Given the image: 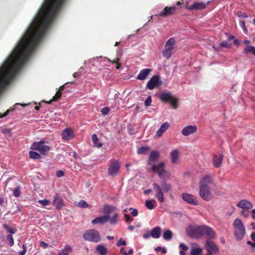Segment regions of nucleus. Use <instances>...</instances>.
Returning a JSON list of instances; mask_svg holds the SVG:
<instances>
[{
  "label": "nucleus",
  "mask_w": 255,
  "mask_h": 255,
  "mask_svg": "<svg viewBox=\"0 0 255 255\" xmlns=\"http://www.w3.org/2000/svg\"><path fill=\"white\" fill-rule=\"evenodd\" d=\"M63 250L65 251V253H67L68 254V253L71 252L72 248L70 246L67 245L65 246L64 249Z\"/></svg>",
  "instance_id": "51"
},
{
  "label": "nucleus",
  "mask_w": 255,
  "mask_h": 255,
  "mask_svg": "<svg viewBox=\"0 0 255 255\" xmlns=\"http://www.w3.org/2000/svg\"><path fill=\"white\" fill-rule=\"evenodd\" d=\"M120 168V164L118 160L112 159L108 168L109 175L114 176L118 174Z\"/></svg>",
  "instance_id": "10"
},
{
  "label": "nucleus",
  "mask_w": 255,
  "mask_h": 255,
  "mask_svg": "<svg viewBox=\"0 0 255 255\" xmlns=\"http://www.w3.org/2000/svg\"><path fill=\"white\" fill-rule=\"evenodd\" d=\"M97 251L100 255H106L107 253V249L103 245H98L97 247Z\"/></svg>",
  "instance_id": "33"
},
{
  "label": "nucleus",
  "mask_w": 255,
  "mask_h": 255,
  "mask_svg": "<svg viewBox=\"0 0 255 255\" xmlns=\"http://www.w3.org/2000/svg\"><path fill=\"white\" fill-rule=\"evenodd\" d=\"M83 238L86 241L94 243H98L101 241L99 232L95 229L87 230L83 234Z\"/></svg>",
  "instance_id": "8"
},
{
  "label": "nucleus",
  "mask_w": 255,
  "mask_h": 255,
  "mask_svg": "<svg viewBox=\"0 0 255 255\" xmlns=\"http://www.w3.org/2000/svg\"><path fill=\"white\" fill-rule=\"evenodd\" d=\"M182 199L188 204L197 206L199 204V202L197 198L193 195L189 193H183L182 194Z\"/></svg>",
  "instance_id": "13"
},
{
  "label": "nucleus",
  "mask_w": 255,
  "mask_h": 255,
  "mask_svg": "<svg viewBox=\"0 0 255 255\" xmlns=\"http://www.w3.org/2000/svg\"><path fill=\"white\" fill-rule=\"evenodd\" d=\"M161 186V187L155 183L152 184L153 189L156 192L155 197L159 202L163 203L164 202L163 192H169L171 190L172 187L171 185L165 181L162 182Z\"/></svg>",
  "instance_id": "3"
},
{
  "label": "nucleus",
  "mask_w": 255,
  "mask_h": 255,
  "mask_svg": "<svg viewBox=\"0 0 255 255\" xmlns=\"http://www.w3.org/2000/svg\"><path fill=\"white\" fill-rule=\"evenodd\" d=\"M207 6V4L203 2H196L192 5L188 6L187 8L189 10H201L204 9Z\"/></svg>",
  "instance_id": "19"
},
{
  "label": "nucleus",
  "mask_w": 255,
  "mask_h": 255,
  "mask_svg": "<svg viewBox=\"0 0 255 255\" xmlns=\"http://www.w3.org/2000/svg\"><path fill=\"white\" fill-rule=\"evenodd\" d=\"M156 201L154 199L147 200L145 201V206L149 210H152L156 207Z\"/></svg>",
  "instance_id": "29"
},
{
  "label": "nucleus",
  "mask_w": 255,
  "mask_h": 255,
  "mask_svg": "<svg viewBox=\"0 0 255 255\" xmlns=\"http://www.w3.org/2000/svg\"><path fill=\"white\" fill-rule=\"evenodd\" d=\"M54 17H34L20 40L0 69V93L15 76L43 38Z\"/></svg>",
  "instance_id": "1"
},
{
  "label": "nucleus",
  "mask_w": 255,
  "mask_h": 255,
  "mask_svg": "<svg viewBox=\"0 0 255 255\" xmlns=\"http://www.w3.org/2000/svg\"><path fill=\"white\" fill-rule=\"evenodd\" d=\"M238 207L242 208L243 210L245 209H250L253 208V204L248 201L243 200L240 201L237 205Z\"/></svg>",
  "instance_id": "22"
},
{
  "label": "nucleus",
  "mask_w": 255,
  "mask_h": 255,
  "mask_svg": "<svg viewBox=\"0 0 255 255\" xmlns=\"http://www.w3.org/2000/svg\"><path fill=\"white\" fill-rule=\"evenodd\" d=\"M110 112V109L108 107H105L102 109L101 113L103 115H107Z\"/></svg>",
  "instance_id": "49"
},
{
  "label": "nucleus",
  "mask_w": 255,
  "mask_h": 255,
  "mask_svg": "<svg viewBox=\"0 0 255 255\" xmlns=\"http://www.w3.org/2000/svg\"><path fill=\"white\" fill-rule=\"evenodd\" d=\"M129 211H132V212H131V214H132V215L134 217H136L138 215V211L137 209H133L132 208H130L129 209Z\"/></svg>",
  "instance_id": "50"
},
{
  "label": "nucleus",
  "mask_w": 255,
  "mask_h": 255,
  "mask_svg": "<svg viewBox=\"0 0 255 255\" xmlns=\"http://www.w3.org/2000/svg\"><path fill=\"white\" fill-rule=\"evenodd\" d=\"M78 205L82 208H87L89 207V204L84 200H81L79 203Z\"/></svg>",
  "instance_id": "43"
},
{
  "label": "nucleus",
  "mask_w": 255,
  "mask_h": 255,
  "mask_svg": "<svg viewBox=\"0 0 255 255\" xmlns=\"http://www.w3.org/2000/svg\"><path fill=\"white\" fill-rule=\"evenodd\" d=\"M118 214H115L111 219L110 218L109 220H110V223L112 225L115 224L118 221Z\"/></svg>",
  "instance_id": "42"
},
{
  "label": "nucleus",
  "mask_w": 255,
  "mask_h": 255,
  "mask_svg": "<svg viewBox=\"0 0 255 255\" xmlns=\"http://www.w3.org/2000/svg\"><path fill=\"white\" fill-rule=\"evenodd\" d=\"M159 157V154L156 150L152 151L149 156L147 162L149 165H152L154 164L155 161L158 159Z\"/></svg>",
  "instance_id": "16"
},
{
  "label": "nucleus",
  "mask_w": 255,
  "mask_h": 255,
  "mask_svg": "<svg viewBox=\"0 0 255 255\" xmlns=\"http://www.w3.org/2000/svg\"><path fill=\"white\" fill-rule=\"evenodd\" d=\"M244 53L246 54L252 53L255 56V47L251 45H247L244 49Z\"/></svg>",
  "instance_id": "32"
},
{
  "label": "nucleus",
  "mask_w": 255,
  "mask_h": 255,
  "mask_svg": "<svg viewBox=\"0 0 255 255\" xmlns=\"http://www.w3.org/2000/svg\"><path fill=\"white\" fill-rule=\"evenodd\" d=\"M13 195L15 197H18L20 195V187L16 186L13 192Z\"/></svg>",
  "instance_id": "44"
},
{
  "label": "nucleus",
  "mask_w": 255,
  "mask_h": 255,
  "mask_svg": "<svg viewBox=\"0 0 255 255\" xmlns=\"http://www.w3.org/2000/svg\"><path fill=\"white\" fill-rule=\"evenodd\" d=\"M15 185H16V182L14 180L13 178H10L6 181L5 188L8 187L9 188L12 189Z\"/></svg>",
  "instance_id": "30"
},
{
  "label": "nucleus",
  "mask_w": 255,
  "mask_h": 255,
  "mask_svg": "<svg viewBox=\"0 0 255 255\" xmlns=\"http://www.w3.org/2000/svg\"><path fill=\"white\" fill-rule=\"evenodd\" d=\"M162 81L160 80V77L158 75H154L147 82L146 88L149 90H153L155 88L160 86Z\"/></svg>",
  "instance_id": "11"
},
{
  "label": "nucleus",
  "mask_w": 255,
  "mask_h": 255,
  "mask_svg": "<svg viewBox=\"0 0 255 255\" xmlns=\"http://www.w3.org/2000/svg\"><path fill=\"white\" fill-rule=\"evenodd\" d=\"M213 183L214 179L209 174L205 175L200 179L199 183V195L203 200L210 201L213 199V195L209 185Z\"/></svg>",
  "instance_id": "2"
},
{
  "label": "nucleus",
  "mask_w": 255,
  "mask_h": 255,
  "mask_svg": "<svg viewBox=\"0 0 255 255\" xmlns=\"http://www.w3.org/2000/svg\"><path fill=\"white\" fill-rule=\"evenodd\" d=\"M23 251L20 252L18 255H24L26 252V248L24 245H22Z\"/></svg>",
  "instance_id": "56"
},
{
  "label": "nucleus",
  "mask_w": 255,
  "mask_h": 255,
  "mask_svg": "<svg viewBox=\"0 0 255 255\" xmlns=\"http://www.w3.org/2000/svg\"><path fill=\"white\" fill-rule=\"evenodd\" d=\"M220 46L222 47L230 48L232 44L228 41L225 40L220 43Z\"/></svg>",
  "instance_id": "45"
},
{
  "label": "nucleus",
  "mask_w": 255,
  "mask_h": 255,
  "mask_svg": "<svg viewBox=\"0 0 255 255\" xmlns=\"http://www.w3.org/2000/svg\"><path fill=\"white\" fill-rule=\"evenodd\" d=\"M127 244V243L126 241L123 240V239H120L117 243V246H120L121 245L123 246H126Z\"/></svg>",
  "instance_id": "52"
},
{
  "label": "nucleus",
  "mask_w": 255,
  "mask_h": 255,
  "mask_svg": "<svg viewBox=\"0 0 255 255\" xmlns=\"http://www.w3.org/2000/svg\"><path fill=\"white\" fill-rule=\"evenodd\" d=\"M40 246L42 247V248L45 249L48 247V244L45 243L43 241H41L40 243Z\"/></svg>",
  "instance_id": "57"
},
{
  "label": "nucleus",
  "mask_w": 255,
  "mask_h": 255,
  "mask_svg": "<svg viewBox=\"0 0 255 255\" xmlns=\"http://www.w3.org/2000/svg\"><path fill=\"white\" fill-rule=\"evenodd\" d=\"M38 202L40 203L42 205L44 206H46L50 204V201L48 200L44 199V200H40L38 201Z\"/></svg>",
  "instance_id": "48"
},
{
  "label": "nucleus",
  "mask_w": 255,
  "mask_h": 255,
  "mask_svg": "<svg viewBox=\"0 0 255 255\" xmlns=\"http://www.w3.org/2000/svg\"><path fill=\"white\" fill-rule=\"evenodd\" d=\"M151 102H152L151 97L150 96H149L145 100L144 105L146 107H148L151 105Z\"/></svg>",
  "instance_id": "47"
},
{
  "label": "nucleus",
  "mask_w": 255,
  "mask_h": 255,
  "mask_svg": "<svg viewBox=\"0 0 255 255\" xmlns=\"http://www.w3.org/2000/svg\"><path fill=\"white\" fill-rule=\"evenodd\" d=\"M226 35H227V37L229 39H235V36H233V35H232L230 33H226Z\"/></svg>",
  "instance_id": "63"
},
{
  "label": "nucleus",
  "mask_w": 255,
  "mask_h": 255,
  "mask_svg": "<svg viewBox=\"0 0 255 255\" xmlns=\"http://www.w3.org/2000/svg\"><path fill=\"white\" fill-rule=\"evenodd\" d=\"M197 130V127L195 126H188L182 130V133L185 136H188L195 132Z\"/></svg>",
  "instance_id": "20"
},
{
  "label": "nucleus",
  "mask_w": 255,
  "mask_h": 255,
  "mask_svg": "<svg viewBox=\"0 0 255 255\" xmlns=\"http://www.w3.org/2000/svg\"><path fill=\"white\" fill-rule=\"evenodd\" d=\"M29 156L31 159H38L41 158L40 155L36 152L30 151L29 152Z\"/></svg>",
  "instance_id": "36"
},
{
  "label": "nucleus",
  "mask_w": 255,
  "mask_h": 255,
  "mask_svg": "<svg viewBox=\"0 0 255 255\" xmlns=\"http://www.w3.org/2000/svg\"><path fill=\"white\" fill-rule=\"evenodd\" d=\"M241 215H242L245 218H247L249 217V214L248 213H246L245 210H243L241 213Z\"/></svg>",
  "instance_id": "61"
},
{
  "label": "nucleus",
  "mask_w": 255,
  "mask_h": 255,
  "mask_svg": "<svg viewBox=\"0 0 255 255\" xmlns=\"http://www.w3.org/2000/svg\"><path fill=\"white\" fill-rule=\"evenodd\" d=\"M164 163L160 162L158 164H153L151 166V170L154 172H156L160 178L169 179L170 177V172L164 169Z\"/></svg>",
  "instance_id": "5"
},
{
  "label": "nucleus",
  "mask_w": 255,
  "mask_h": 255,
  "mask_svg": "<svg viewBox=\"0 0 255 255\" xmlns=\"http://www.w3.org/2000/svg\"><path fill=\"white\" fill-rule=\"evenodd\" d=\"M74 136L73 132L71 128H67L62 133V137L64 140H67Z\"/></svg>",
  "instance_id": "21"
},
{
  "label": "nucleus",
  "mask_w": 255,
  "mask_h": 255,
  "mask_svg": "<svg viewBox=\"0 0 255 255\" xmlns=\"http://www.w3.org/2000/svg\"><path fill=\"white\" fill-rule=\"evenodd\" d=\"M52 203L57 210L61 209L64 205L63 199L57 193L53 196Z\"/></svg>",
  "instance_id": "14"
},
{
  "label": "nucleus",
  "mask_w": 255,
  "mask_h": 255,
  "mask_svg": "<svg viewBox=\"0 0 255 255\" xmlns=\"http://www.w3.org/2000/svg\"><path fill=\"white\" fill-rule=\"evenodd\" d=\"M175 7L174 6L166 7L160 13L159 16H165L166 15H171L174 13Z\"/></svg>",
  "instance_id": "26"
},
{
  "label": "nucleus",
  "mask_w": 255,
  "mask_h": 255,
  "mask_svg": "<svg viewBox=\"0 0 255 255\" xmlns=\"http://www.w3.org/2000/svg\"><path fill=\"white\" fill-rule=\"evenodd\" d=\"M6 239L7 241L9 242V245L10 247H12L14 245V240L13 237L11 235H8L6 236Z\"/></svg>",
  "instance_id": "46"
},
{
  "label": "nucleus",
  "mask_w": 255,
  "mask_h": 255,
  "mask_svg": "<svg viewBox=\"0 0 255 255\" xmlns=\"http://www.w3.org/2000/svg\"><path fill=\"white\" fill-rule=\"evenodd\" d=\"M234 234L238 241L242 240L246 234V228L242 220L239 218L236 219L233 223Z\"/></svg>",
  "instance_id": "4"
},
{
  "label": "nucleus",
  "mask_w": 255,
  "mask_h": 255,
  "mask_svg": "<svg viewBox=\"0 0 255 255\" xmlns=\"http://www.w3.org/2000/svg\"><path fill=\"white\" fill-rule=\"evenodd\" d=\"M58 255H68L67 253L65 252V251L64 250H61L58 253Z\"/></svg>",
  "instance_id": "64"
},
{
  "label": "nucleus",
  "mask_w": 255,
  "mask_h": 255,
  "mask_svg": "<svg viewBox=\"0 0 255 255\" xmlns=\"http://www.w3.org/2000/svg\"><path fill=\"white\" fill-rule=\"evenodd\" d=\"M188 236L196 239H200L203 237V225L189 226L186 230Z\"/></svg>",
  "instance_id": "6"
},
{
  "label": "nucleus",
  "mask_w": 255,
  "mask_h": 255,
  "mask_svg": "<svg viewBox=\"0 0 255 255\" xmlns=\"http://www.w3.org/2000/svg\"><path fill=\"white\" fill-rule=\"evenodd\" d=\"M125 217L126 219V222H129V221H132V219L131 218L130 216L128 214H125Z\"/></svg>",
  "instance_id": "60"
},
{
  "label": "nucleus",
  "mask_w": 255,
  "mask_h": 255,
  "mask_svg": "<svg viewBox=\"0 0 255 255\" xmlns=\"http://www.w3.org/2000/svg\"><path fill=\"white\" fill-rule=\"evenodd\" d=\"M62 94L60 91H57L54 96L53 97L52 100L48 103H51L52 101H56L61 98Z\"/></svg>",
  "instance_id": "41"
},
{
  "label": "nucleus",
  "mask_w": 255,
  "mask_h": 255,
  "mask_svg": "<svg viewBox=\"0 0 255 255\" xmlns=\"http://www.w3.org/2000/svg\"><path fill=\"white\" fill-rule=\"evenodd\" d=\"M104 210L106 213L109 214L114 210V207L110 205H105Z\"/></svg>",
  "instance_id": "39"
},
{
  "label": "nucleus",
  "mask_w": 255,
  "mask_h": 255,
  "mask_svg": "<svg viewBox=\"0 0 255 255\" xmlns=\"http://www.w3.org/2000/svg\"><path fill=\"white\" fill-rule=\"evenodd\" d=\"M155 251H161L163 254H165V253H166V250L165 248H162L161 247H157L155 249Z\"/></svg>",
  "instance_id": "53"
},
{
  "label": "nucleus",
  "mask_w": 255,
  "mask_h": 255,
  "mask_svg": "<svg viewBox=\"0 0 255 255\" xmlns=\"http://www.w3.org/2000/svg\"><path fill=\"white\" fill-rule=\"evenodd\" d=\"M176 44V40L175 38L174 37H171L169 38L166 42L165 45V48L166 49L173 51L174 46Z\"/></svg>",
  "instance_id": "24"
},
{
  "label": "nucleus",
  "mask_w": 255,
  "mask_h": 255,
  "mask_svg": "<svg viewBox=\"0 0 255 255\" xmlns=\"http://www.w3.org/2000/svg\"><path fill=\"white\" fill-rule=\"evenodd\" d=\"M160 234L161 228L159 227H155L151 231L150 235L153 238H159L160 236Z\"/></svg>",
  "instance_id": "27"
},
{
  "label": "nucleus",
  "mask_w": 255,
  "mask_h": 255,
  "mask_svg": "<svg viewBox=\"0 0 255 255\" xmlns=\"http://www.w3.org/2000/svg\"><path fill=\"white\" fill-rule=\"evenodd\" d=\"M206 247L207 252V254L213 255L214 254H216L219 252V248L218 246L212 241H207L206 243Z\"/></svg>",
  "instance_id": "12"
},
{
  "label": "nucleus",
  "mask_w": 255,
  "mask_h": 255,
  "mask_svg": "<svg viewBox=\"0 0 255 255\" xmlns=\"http://www.w3.org/2000/svg\"><path fill=\"white\" fill-rule=\"evenodd\" d=\"M204 235H206L210 239H215L216 237V232L214 230L206 225H203V236Z\"/></svg>",
  "instance_id": "15"
},
{
  "label": "nucleus",
  "mask_w": 255,
  "mask_h": 255,
  "mask_svg": "<svg viewBox=\"0 0 255 255\" xmlns=\"http://www.w3.org/2000/svg\"><path fill=\"white\" fill-rule=\"evenodd\" d=\"M179 248L182 249V251H183L184 252L185 251H187L188 250V247L187 246H186L183 243H181L179 245Z\"/></svg>",
  "instance_id": "54"
},
{
  "label": "nucleus",
  "mask_w": 255,
  "mask_h": 255,
  "mask_svg": "<svg viewBox=\"0 0 255 255\" xmlns=\"http://www.w3.org/2000/svg\"><path fill=\"white\" fill-rule=\"evenodd\" d=\"M169 125L167 122H165L161 125L160 128L156 131V136L160 137L162 134L168 128Z\"/></svg>",
  "instance_id": "25"
},
{
  "label": "nucleus",
  "mask_w": 255,
  "mask_h": 255,
  "mask_svg": "<svg viewBox=\"0 0 255 255\" xmlns=\"http://www.w3.org/2000/svg\"><path fill=\"white\" fill-rule=\"evenodd\" d=\"M162 54L164 58L166 59H168L171 57L172 54V51L165 48L164 49L162 50Z\"/></svg>",
  "instance_id": "35"
},
{
  "label": "nucleus",
  "mask_w": 255,
  "mask_h": 255,
  "mask_svg": "<svg viewBox=\"0 0 255 255\" xmlns=\"http://www.w3.org/2000/svg\"><path fill=\"white\" fill-rule=\"evenodd\" d=\"M224 155L220 154L219 155L217 154L213 155V164L214 167L216 168L220 167L222 164Z\"/></svg>",
  "instance_id": "17"
},
{
  "label": "nucleus",
  "mask_w": 255,
  "mask_h": 255,
  "mask_svg": "<svg viewBox=\"0 0 255 255\" xmlns=\"http://www.w3.org/2000/svg\"><path fill=\"white\" fill-rule=\"evenodd\" d=\"M56 175L57 177H61L64 176V172L63 171L58 170L57 171Z\"/></svg>",
  "instance_id": "55"
},
{
  "label": "nucleus",
  "mask_w": 255,
  "mask_h": 255,
  "mask_svg": "<svg viewBox=\"0 0 255 255\" xmlns=\"http://www.w3.org/2000/svg\"><path fill=\"white\" fill-rule=\"evenodd\" d=\"M3 227L8 232L11 234H14L17 232V230L15 228H12L7 224H3Z\"/></svg>",
  "instance_id": "37"
},
{
  "label": "nucleus",
  "mask_w": 255,
  "mask_h": 255,
  "mask_svg": "<svg viewBox=\"0 0 255 255\" xmlns=\"http://www.w3.org/2000/svg\"><path fill=\"white\" fill-rule=\"evenodd\" d=\"M171 161L173 163H176L179 160V151L177 149L173 150L170 153Z\"/></svg>",
  "instance_id": "28"
},
{
  "label": "nucleus",
  "mask_w": 255,
  "mask_h": 255,
  "mask_svg": "<svg viewBox=\"0 0 255 255\" xmlns=\"http://www.w3.org/2000/svg\"><path fill=\"white\" fill-rule=\"evenodd\" d=\"M151 71V69L148 68H145L141 70L137 76V79L139 80H143L145 79Z\"/></svg>",
  "instance_id": "23"
},
{
  "label": "nucleus",
  "mask_w": 255,
  "mask_h": 255,
  "mask_svg": "<svg viewBox=\"0 0 255 255\" xmlns=\"http://www.w3.org/2000/svg\"><path fill=\"white\" fill-rule=\"evenodd\" d=\"M1 132L4 134H10L11 132V130L9 128H3L2 129Z\"/></svg>",
  "instance_id": "58"
},
{
  "label": "nucleus",
  "mask_w": 255,
  "mask_h": 255,
  "mask_svg": "<svg viewBox=\"0 0 255 255\" xmlns=\"http://www.w3.org/2000/svg\"><path fill=\"white\" fill-rule=\"evenodd\" d=\"M120 253L122 255H128V253L126 252L125 249L123 248L120 250Z\"/></svg>",
  "instance_id": "62"
},
{
  "label": "nucleus",
  "mask_w": 255,
  "mask_h": 255,
  "mask_svg": "<svg viewBox=\"0 0 255 255\" xmlns=\"http://www.w3.org/2000/svg\"><path fill=\"white\" fill-rule=\"evenodd\" d=\"M202 252V250L201 248H193L191 250V255H200Z\"/></svg>",
  "instance_id": "38"
},
{
  "label": "nucleus",
  "mask_w": 255,
  "mask_h": 255,
  "mask_svg": "<svg viewBox=\"0 0 255 255\" xmlns=\"http://www.w3.org/2000/svg\"><path fill=\"white\" fill-rule=\"evenodd\" d=\"M149 149L148 147L145 146H141L137 149V153L145 154Z\"/></svg>",
  "instance_id": "40"
},
{
  "label": "nucleus",
  "mask_w": 255,
  "mask_h": 255,
  "mask_svg": "<svg viewBox=\"0 0 255 255\" xmlns=\"http://www.w3.org/2000/svg\"><path fill=\"white\" fill-rule=\"evenodd\" d=\"M110 219V215H106L103 216H101L99 217H97L95 218L94 220L92 221V223L93 225H96L98 224H103L107 223L109 220Z\"/></svg>",
  "instance_id": "18"
},
{
  "label": "nucleus",
  "mask_w": 255,
  "mask_h": 255,
  "mask_svg": "<svg viewBox=\"0 0 255 255\" xmlns=\"http://www.w3.org/2000/svg\"><path fill=\"white\" fill-rule=\"evenodd\" d=\"M172 232L169 230H167L163 233V238L165 240H169L172 238Z\"/></svg>",
  "instance_id": "34"
},
{
  "label": "nucleus",
  "mask_w": 255,
  "mask_h": 255,
  "mask_svg": "<svg viewBox=\"0 0 255 255\" xmlns=\"http://www.w3.org/2000/svg\"><path fill=\"white\" fill-rule=\"evenodd\" d=\"M159 98L160 100L162 102H170L173 109L175 110L178 108L177 103L178 99L173 97L169 91L161 93L160 94Z\"/></svg>",
  "instance_id": "7"
},
{
  "label": "nucleus",
  "mask_w": 255,
  "mask_h": 255,
  "mask_svg": "<svg viewBox=\"0 0 255 255\" xmlns=\"http://www.w3.org/2000/svg\"><path fill=\"white\" fill-rule=\"evenodd\" d=\"M10 111V109L7 110L3 114H0V118H2L7 116L9 114Z\"/></svg>",
  "instance_id": "59"
},
{
  "label": "nucleus",
  "mask_w": 255,
  "mask_h": 255,
  "mask_svg": "<svg viewBox=\"0 0 255 255\" xmlns=\"http://www.w3.org/2000/svg\"><path fill=\"white\" fill-rule=\"evenodd\" d=\"M92 140L95 146L99 148L102 146L103 144L99 142V139L96 134H92Z\"/></svg>",
  "instance_id": "31"
},
{
  "label": "nucleus",
  "mask_w": 255,
  "mask_h": 255,
  "mask_svg": "<svg viewBox=\"0 0 255 255\" xmlns=\"http://www.w3.org/2000/svg\"><path fill=\"white\" fill-rule=\"evenodd\" d=\"M33 150L39 151L42 154L45 155L50 149L49 146L45 144V141H40L33 142L30 147Z\"/></svg>",
  "instance_id": "9"
}]
</instances>
